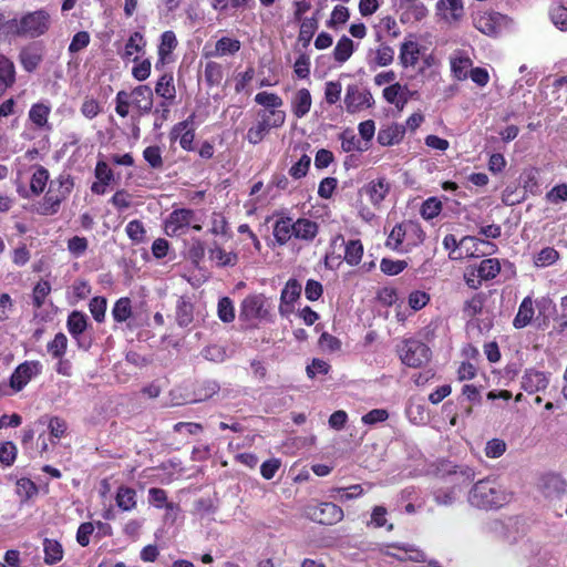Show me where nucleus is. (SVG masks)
Wrapping results in <instances>:
<instances>
[{"label":"nucleus","mask_w":567,"mask_h":567,"mask_svg":"<svg viewBox=\"0 0 567 567\" xmlns=\"http://www.w3.org/2000/svg\"><path fill=\"white\" fill-rule=\"evenodd\" d=\"M8 32L20 38L35 39L44 35L51 27V17L44 9L23 14L20 19H11L7 23Z\"/></svg>","instance_id":"nucleus-1"},{"label":"nucleus","mask_w":567,"mask_h":567,"mask_svg":"<svg viewBox=\"0 0 567 567\" xmlns=\"http://www.w3.org/2000/svg\"><path fill=\"white\" fill-rule=\"evenodd\" d=\"M74 188V178L71 174L62 172L50 182L49 189L40 204V214L54 215L60 210L61 204L70 196Z\"/></svg>","instance_id":"nucleus-2"},{"label":"nucleus","mask_w":567,"mask_h":567,"mask_svg":"<svg viewBox=\"0 0 567 567\" xmlns=\"http://www.w3.org/2000/svg\"><path fill=\"white\" fill-rule=\"evenodd\" d=\"M470 501L480 508L501 507L507 501L506 493L495 480H481L473 486Z\"/></svg>","instance_id":"nucleus-3"},{"label":"nucleus","mask_w":567,"mask_h":567,"mask_svg":"<svg viewBox=\"0 0 567 567\" xmlns=\"http://www.w3.org/2000/svg\"><path fill=\"white\" fill-rule=\"evenodd\" d=\"M443 474L450 478V483L452 484L451 491H445L443 488H439L434 492L435 502L440 505H451L454 502V488L467 486L474 478V472L472 468L465 466L461 467L457 465H442L440 470Z\"/></svg>","instance_id":"nucleus-4"},{"label":"nucleus","mask_w":567,"mask_h":567,"mask_svg":"<svg viewBox=\"0 0 567 567\" xmlns=\"http://www.w3.org/2000/svg\"><path fill=\"white\" fill-rule=\"evenodd\" d=\"M399 355L406 367L421 368L431 360L432 351L423 341L410 338L403 340Z\"/></svg>","instance_id":"nucleus-5"},{"label":"nucleus","mask_w":567,"mask_h":567,"mask_svg":"<svg viewBox=\"0 0 567 567\" xmlns=\"http://www.w3.org/2000/svg\"><path fill=\"white\" fill-rule=\"evenodd\" d=\"M196 219V214L193 209L189 208H177L174 209L165 220L164 230L165 234L169 237H181L187 234L189 227L194 230H202V226L199 224H194L193 221Z\"/></svg>","instance_id":"nucleus-6"},{"label":"nucleus","mask_w":567,"mask_h":567,"mask_svg":"<svg viewBox=\"0 0 567 567\" xmlns=\"http://www.w3.org/2000/svg\"><path fill=\"white\" fill-rule=\"evenodd\" d=\"M307 515L321 525H334L343 519V509L332 502H321L307 507Z\"/></svg>","instance_id":"nucleus-7"},{"label":"nucleus","mask_w":567,"mask_h":567,"mask_svg":"<svg viewBox=\"0 0 567 567\" xmlns=\"http://www.w3.org/2000/svg\"><path fill=\"white\" fill-rule=\"evenodd\" d=\"M269 317V305L267 298L261 295H249L240 305L239 318L248 321L254 319L264 320Z\"/></svg>","instance_id":"nucleus-8"},{"label":"nucleus","mask_w":567,"mask_h":567,"mask_svg":"<svg viewBox=\"0 0 567 567\" xmlns=\"http://www.w3.org/2000/svg\"><path fill=\"white\" fill-rule=\"evenodd\" d=\"M344 104L347 112L353 114L371 107L373 104V96L369 90H360L358 85L350 84L347 86Z\"/></svg>","instance_id":"nucleus-9"},{"label":"nucleus","mask_w":567,"mask_h":567,"mask_svg":"<svg viewBox=\"0 0 567 567\" xmlns=\"http://www.w3.org/2000/svg\"><path fill=\"white\" fill-rule=\"evenodd\" d=\"M42 365L39 361H24L20 363L10 377V386L16 391H21L32 378L41 373Z\"/></svg>","instance_id":"nucleus-10"},{"label":"nucleus","mask_w":567,"mask_h":567,"mask_svg":"<svg viewBox=\"0 0 567 567\" xmlns=\"http://www.w3.org/2000/svg\"><path fill=\"white\" fill-rule=\"evenodd\" d=\"M398 12L403 24L420 22L429 14L422 0H399Z\"/></svg>","instance_id":"nucleus-11"},{"label":"nucleus","mask_w":567,"mask_h":567,"mask_svg":"<svg viewBox=\"0 0 567 567\" xmlns=\"http://www.w3.org/2000/svg\"><path fill=\"white\" fill-rule=\"evenodd\" d=\"M195 113L187 116L186 120L175 124L169 133L172 141L179 140V145L185 151H193L195 128H194Z\"/></svg>","instance_id":"nucleus-12"},{"label":"nucleus","mask_w":567,"mask_h":567,"mask_svg":"<svg viewBox=\"0 0 567 567\" xmlns=\"http://www.w3.org/2000/svg\"><path fill=\"white\" fill-rule=\"evenodd\" d=\"M130 103L136 111L138 117L144 116L152 112L154 93L146 84L135 86L130 93Z\"/></svg>","instance_id":"nucleus-13"},{"label":"nucleus","mask_w":567,"mask_h":567,"mask_svg":"<svg viewBox=\"0 0 567 567\" xmlns=\"http://www.w3.org/2000/svg\"><path fill=\"white\" fill-rule=\"evenodd\" d=\"M390 190V182L385 176H381L367 183L360 192L368 196L373 207L380 208Z\"/></svg>","instance_id":"nucleus-14"},{"label":"nucleus","mask_w":567,"mask_h":567,"mask_svg":"<svg viewBox=\"0 0 567 567\" xmlns=\"http://www.w3.org/2000/svg\"><path fill=\"white\" fill-rule=\"evenodd\" d=\"M301 284L296 278H290L280 293L279 313L287 317L293 311L295 302L300 298Z\"/></svg>","instance_id":"nucleus-15"},{"label":"nucleus","mask_w":567,"mask_h":567,"mask_svg":"<svg viewBox=\"0 0 567 567\" xmlns=\"http://www.w3.org/2000/svg\"><path fill=\"white\" fill-rule=\"evenodd\" d=\"M178 45V40L176 34L172 30L164 31L161 34L159 43L157 47V61L155 63V68L158 70L163 68L166 63L173 60V52Z\"/></svg>","instance_id":"nucleus-16"},{"label":"nucleus","mask_w":567,"mask_h":567,"mask_svg":"<svg viewBox=\"0 0 567 567\" xmlns=\"http://www.w3.org/2000/svg\"><path fill=\"white\" fill-rule=\"evenodd\" d=\"M468 241H481L483 244H487L492 248L489 254H493L497 250V246L495 244L477 239L473 236H464L461 240H457L453 234H449L444 237L443 246L446 250H450L449 256L451 259H463L464 257L473 256V254H466V256H463L461 251H457L460 247L465 246Z\"/></svg>","instance_id":"nucleus-17"},{"label":"nucleus","mask_w":567,"mask_h":567,"mask_svg":"<svg viewBox=\"0 0 567 567\" xmlns=\"http://www.w3.org/2000/svg\"><path fill=\"white\" fill-rule=\"evenodd\" d=\"M95 182L91 185V192L95 195H104L107 186L114 181V173L105 161H97L94 168Z\"/></svg>","instance_id":"nucleus-18"},{"label":"nucleus","mask_w":567,"mask_h":567,"mask_svg":"<svg viewBox=\"0 0 567 567\" xmlns=\"http://www.w3.org/2000/svg\"><path fill=\"white\" fill-rule=\"evenodd\" d=\"M421 45L414 40H404L400 44L399 63L403 69H414L421 59Z\"/></svg>","instance_id":"nucleus-19"},{"label":"nucleus","mask_w":567,"mask_h":567,"mask_svg":"<svg viewBox=\"0 0 567 567\" xmlns=\"http://www.w3.org/2000/svg\"><path fill=\"white\" fill-rule=\"evenodd\" d=\"M405 135V126L393 122L383 125L378 132V143L382 146H392L399 144Z\"/></svg>","instance_id":"nucleus-20"},{"label":"nucleus","mask_w":567,"mask_h":567,"mask_svg":"<svg viewBox=\"0 0 567 567\" xmlns=\"http://www.w3.org/2000/svg\"><path fill=\"white\" fill-rule=\"evenodd\" d=\"M42 49L37 44H30L20 50L19 61L22 68L31 73L38 69L42 62Z\"/></svg>","instance_id":"nucleus-21"},{"label":"nucleus","mask_w":567,"mask_h":567,"mask_svg":"<svg viewBox=\"0 0 567 567\" xmlns=\"http://www.w3.org/2000/svg\"><path fill=\"white\" fill-rule=\"evenodd\" d=\"M291 112L297 118L306 116L312 106L310 91L306 87L299 89L291 97Z\"/></svg>","instance_id":"nucleus-22"},{"label":"nucleus","mask_w":567,"mask_h":567,"mask_svg":"<svg viewBox=\"0 0 567 567\" xmlns=\"http://www.w3.org/2000/svg\"><path fill=\"white\" fill-rule=\"evenodd\" d=\"M272 235L278 246H285L293 237V220L291 217L282 216L274 224Z\"/></svg>","instance_id":"nucleus-23"},{"label":"nucleus","mask_w":567,"mask_h":567,"mask_svg":"<svg viewBox=\"0 0 567 567\" xmlns=\"http://www.w3.org/2000/svg\"><path fill=\"white\" fill-rule=\"evenodd\" d=\"M549 383L545 372L528 370L525 372L522 381L523 389L528 393L544 391Z\"/></svg>","instance_id":"nucleus-24"},{"label":"nucleus","mask_w":567,"mask_h":567,"mask_svg":"<svg viewBox=\"0 0 567 567\" xmlns=\"http://www.w3.org/2000/svg\"><path fill=\"white\" fill-rule=\"evenodd\" d=\"M293 230L296 239L311 243L319 233V225L315 220L300 217L293 221Z\"/></svg>","instance_id":"nucleus-25"},{"label":"nucleus","mask_w":567,"mask_h":567,"mask_svg":"<svg viewBox=\"0 0 567 567\" xmlns=\"http://www.w3.org/2000/svg\"><path fill=\"white\" fill-rule=\"evenodd\" d=\"M257 116L258 122L269 130L279 128L286 122V112L281 107L261 109Z\"/></svg>","instance_id":"nucleus-26"},{"label":"nucleus","mask_w":567,"mask_h":567,"mask_svg":"<svg viewBox=\"0 0 567 567\" xmlns=\"http://www.w3.org/2000/svg\"><path fill=\"white\" fill-rule=\"evenodd\" d=\"M406 221L396 224L391 233L389 234L385 240V247L396 251V252H406L405 251V243H406Z\"/></svg>","instance_id":"nucleus-27"},{"label":"nucleus","mask_w":567,"mask_h":567,"mask_svg":"<svg viewBox=\"0 0 567 567\" xmlns=\"http://www.w3.org/2000/svg\"><path fill=\"white\" fill-rule=\"evenodd\" d=\"M241 43L237 39H233L229 37H223L215 43V49L213 51H205L204 55L206 58L212 56H224V55H234L240 50Z\"/></svg>","instance_id":"nucleus-28"},{"label":"nucleus","mask_w":567,"mask_h":567,"mask_svg":"<svg viewBox=\"0 0 567 567\" xmlns=\"http://www.w3.org/2000/svg\"><path fill=\"white\" fill-rule=\"evenodd\" d=\"M534 315V301L530 296H527L522 300L518 311L513 320L514 328L523 329L527 327L532 323Z\"/></svg>","instance_id":"nucleus-29"},{"label":"nucleus","mask_w":567,"mask_h":567,"mask_svg":"<svg viewBox=\"0 0 567 567\" xmlns=\"http://www.w3.org/2000/svg\"><path fill=\"white\" fill-rule=\"evenodd\" d=\"M451 72L457 81H464L468 78L473 61L466 54L460 53L450 58Z\"/></svg>","instance_id":"nucleus-30"},{"label":"nucleus","mask_w":567,"mask_h":567,"mask_svg":"<svg viewBox=\"0 0 567 567\" xmlns=\"http://www.w3.org/2000/svg\"><path fill=\"white\" fill-rule=\"evenodd\" d=\"M437 11L442 12L445 19L460 21L464 17V6L462 0H439Z\"/></svg>","instance_id":"nucleus-31"},{"label":"nucleus","mask_w":567,"mask_h":567,"mask_svg":"<svg viewBox=\"0 0 567 567\" xmlns=\"http://www.w3.org/2000/svg\"><path fill=\"white\" fill-rule=\"evenodd\" d=\"M155 93L164 101L176 102V87L172 73H164L155 84Z\"/></svg>","instance_id":"nucleus-32"},{"label":"nucleus","mask_w":567,"mask_h":567,"mask_svg":"<svg viewBox=\"0 0 567 567\" xmlns=\"http://www.w3.org/2000/svg\"><path fill=\"white\" fill-rule=\"evenodd\" d=\"M147 41L140 31H134L125 42L124 52L121 54L123 60H130L135 53H144Z\"/></svg>","instance_id":"nucleus-33"},{"label":"nucleus","mask_w":567,"mask_h":567,"mask_svg":"<svg viewBox=\"0 0 567 567\" xmlns=\"http://www.w3.org/2000/svg\"><path fill=\"white\" fill-rule=\"evenodd\" d=\"M44 563L47 565H55L63 559L64 549L62 544L56 539L44 538L43 540Z\"/></svg>","instance_id":"nucleus-34"},{"label":"nucleus","mask_w":567,"mask_h":567,"mask_svg":"<svg viewBox=\"0 0 567 567\" xmlns=\"http://www.w3.org/2000/svg\"><path fill=\"white\" fill-rule=\"evenodd\" d=\"M115 502L123 512H131L136 507V491L132 487L122 485L117 488Z\"/></svg>","instance_id":"nucleus-35"},{"label":"nucleus","mask_w":567,"mask_h":567,"mask_svg":"<svg viewBox=\"0 0 567 567\" xmlns=\"http://www.w3.org/2000/svg\"><path fill=\"white\" fill-rule=\"evenodd\" d=\"M402 90H404L402 84L394 82L383 89L382 95L388 103L395 105L399 110H403L405 104L409 102V97H403L401 95Z\"/></svg>","instance_id":"nucleus-36"},{"label":"nucleus","mask_w":567,"mask_h":567,"mask_svg":"<svg viewBox=\"0 0 567 567\" xmlns=\"http://www.w3.org/2000/svg\"><path fill=\"white\" fill-rule=\"evenodd\" d=\"M353 52H354L353 41L349 37L342 35L338 40V42L333 49V59L337 63L343 64L351 58Z\"/></svg>","instance_id":"nucleus-37"},{"label":"nucleus","mask_w":567,"mask_h":567,"mask_svg":"<svg viewBox=\"0 0 567 567\" xmlns=\"http://www.w3.org/2000/svg\"><path fill=\"white\" fill-rule=\"evenodd\" d=\"M70 334L78 339L87 328V317L78 310L72 311L66 321Z\"/></svg>","instance_id":"nucleus-38"},{"label":"nucleus","mask_w":567,"mask_h":567,"mask_svg":"<svg viewBox=\"0 0 567 567\" xmlns=\"http://www.w3.org/2000/svg\"><path fill=\"white\" fill-rule=\"evenodd\" d=\"M49 179V171L44 166H35V169L30 181V190L32 192V194L35 196L42 194L48 185Z\"/></svg>","instance_id":"nucleus-39"},{"label":"nucleus","mask_w":567,"mask_h":567,"mask_svg":"<svg viewBox=\"0 0 567 567\" xmlns=\"http://www.w3.org/2000/svg\"><path fill=\"white\" fill-rule=\"evenodd\" d=\"M133 316L132 301L128 297H122L115 301L112 308V317L115 322L122 323Z\"/></svg>","instance_id":"nucleus-40"},{"label":"nucleus","mask_w":567,"mask_h":567,"mask_svg":"<svg viewBox=\"0 0 567 567\" xmlns=\"http://www.w3.org/2000/svg\"><path fill=\"white\" fill-rule=\"evenodd\" d=\"M224 78L223 65L215 61L206 63L204 69V79L208 87L220 85Z\"/></svg>","instance_id":"nucleus-41"},{"label":"nucleus","mask_w":567,"mask_h":567,"mask_svg":"<svg viewBox=\"0 0 567 567\" xmlns=\"http://www.w3.org/2000/svg\"><path fill=\"white\" fill-rule=\"evenodd\" d=\"M406 243H405V251L412 250L414 247L422 244L425 239V233L417 223H413L411 220L406 221Z\"/></svg>","instance_id":"nucleus-42"},{"label":"nucleus","mask_w":567,"mask_h":567,"mask_svg":"<svg viewBox=\"0 0 567 567\" xmlns=\"http://www.w3.org/2000/svg\"><path fill=\"white\" fill-rule=\"evenodd\" d=\"M501 269V262L497 258L483 259L477 267V271L484 281L496 278Z\"/></svg>","instance_id":"nucleus-43"},{"label":"nucleus","mask_w":567,"mask_h":567,"mask_svg":"<svg viewBox=\"0 0 567 567\" xmlns=\"http://www.w3.org/2000/svg\"><path fill=\"white\" fill-rule=\"evenodd\" d=\"M210 258L216 261L218 267H234L238 262V256L234 251H226L219 246L210 249Z\"/></svg>","instance_id":"nucleus-44"},{"label":"nucleus","mask_w":567,"mask_h":567,"mask_svg":"<svg viewBox=\"0 0 567 567\" xmlns=\"http://www.w3.org/2000/svg\"><path fill=\"white\" fill-rule=\"evenodd\" d=\"M51 109L49 105L43 103H35L29 111L30 121L38 127H43L48 123Z\"/></svg>","instance_id":"nucleus-45"},{"label":"nucleus","mask_w":567,"mask_h":567,"mask_svg":"<svg viewBox=\"0 0 567 567\" xmlns=\"http://www.w3.org/2000/svg\"><path fill=\"white\" fill-rule=\"evenodd\" d=\"M363 256V245L360 239H353L347 243L344 250V260L351 266L358 265Z\"/></svg>","instance_id":"nucleus-46"},{"label":"nucleus","mask_w":567,"mask_h":567,"mask_svg":"<svg viewBox=\"0 0 567 567\" xmlns=\"http://www.w3.org/2000/svg\"><path fill=\"white\" fill-rule=\"evenodd\" d=\"M0 82L11 87L16 82V68L6 55H0Z\"/></svg>","instance_id":"nucleus-47"},{"label":"nucleus","mask_w":567,"mask_h":567,"mask_svg":"<svg viewBox=\"0 0 567 567\" xmlns=\"http://www.w3.org/2000/svg\"><path fill=\"white\" fill-rule=\"evenodd\" d=\"M194 307L190 302L182 299L176 308V321L179 327H187L193 322Z\"/></svg>","instance_id":"nucleus-48"},{"label":"nucleus","mask_w":567,"mask_h":567,"mask_svg":"<svg viewBox=\"0 0 567 567\" xmlns=\"http://www.w3.org/2000/svg\"><path fill=\"white\" fill-rule=\"evenodd\" d=\"M340 140H341V148L346 153H350V152L362 153L369 148L368 145L362 146V143L360 142V140H358L357 136L351 131H344L340 135Z\"/></svg>","instance_id":"nucleus-49"},{"label":"nucleus","mask_w":567,"mask_h":567,"mask_svg":"<svg viewBox=\"0 0 567 567\" xmlns=\"http://www.w3.org/2000/svg\"><path fill=\"white\" fill-rule=\"evenodd\" d=\"M317 29H318L317 18H307L302 21V23L300 25L298 40L300 42H302L303 48H308Z\"/></svg>","instance_id":"nucleus-50"},{"label":"nucleus","mask_w":567,"mask_h":567,"mask_svg":"<svg viewBox=\"0 0 567 567\" xmlns=\"http://www.w3.org/2000/svg\"><path fill=\"white\" fill-rule=\"evenodd\" d=\"M558 259L559 252L554 247H545L534 257V265L540 268L548 267Z\"/></svg>","instance_id":"nucleus-51"},{"label":"nucleus","mask_w":567,"mask_h":567,"mask_svg":"<svg viewBox=\"0 0 567 567\" xmlns=\"http://www.w3.org/2000/svg\"><path fill=\"white\" fill-rule=\"evenodd\" d=\"M50 292V282L48 280H40L32 290V305L34 308L40 309L44 305Z\"/></svg>","instance_id":"nucleus-52"},{"label":"nucleus","mask_w":567,"mask_h":567,"mask_svg":"<svg viewBox=\"0 0 567 567\" xmlns=\"http://www.w3.org/2000/svg\"><path fill=\"white\" fill-rule=\"evenodd\" d=\"M486 297L484 293L480 292L474 295L471 299L466 300L463 307L464 313L468 318H474L480 315L483 310Z\"/></svg>","instance_id":"nucleus-53"},{"label":"nucleus","mask_w":567,"mask_h":567,"mask_svg":"<svg viewBox=\"0 0 567 567\" xmlns=\"http://www.w3.org/2000/svg\"><path fill=\"white\" fill-rule=\"evenodd\" d=\"M143 158L151 168L153 169H161L163 168L164 161L162 157V151L161 147L157 145L147 146L143 151Z\"/></svg>","instance_id":"nucleus-54"},{"label":"nucleus","mask_w":567,"mask_h":567,"mask_svg":"<svg viewBox=\"0 0 567 567\" xmlns=\"http://www.w3.org/2000/svg\"><path fill=\"white\" fill-rule=\"evenodd\" d=\"M255 102L262 109L282 107L284 100L276 93L262 91L256 94Z\"/></svg>","instance_id":"nucleus-55"},{"label":"nucleus","mask_w":567,"mask_h":567,"mask_svg":"<svg viewBox=\"0 0 567 567\" xmlns=\"http://www.w3.org/2000/svg\"><path fill=\"white\" fill-rule=\"evenodd\" d=\"M107 301L105 297L96 296L92 298L89 302V309L94 318V320L99 323L103 322L105 319Z\"/></svg>","instance_id":"nucleus-56"},{"label":"nucleus","mask_w":567,"mask_h":567,"mask_svg":"<svg viewBox=\"0 0 567 567\" xmlns=\"http://www.w3.org/2000/svg\"><path fill=\"white\" fill-rule=\"evenodd\" d=\"M68 348V339L64 333L59 332L53 340L48 343V351L55 359H62Z\"/></svg>","instance_id":"nucleus-57"},{"label":"nucleus","mask_w":567,"mask_h":567,"mask_svg":"<svg viewBox=\"0 0 567 567\" xmlns=\"http://www.w3.org/2000/svg\"><path fill=\"white\" fill-rule=\"evenodd\" d=\"M408 268V261L382 258L380 269L386 276H396Z\"/></svg>","instance_id":"nucleus-58"},{"label":"nucleus","mask_w":567,"mask_h":567,"mask_svg":"<svg viewBox=\"0 0 567 567\" xmlns=\"http://www.w3.org/2000/svg\"><path fill=\"white\" fill-rule=\"evenodd\" d=\"M133 62L135 63L132 68V75L137 81H145L151 75L152 63L150 59L140 60L136 55L133 58Z\"/></svg>","instance_id":"nucleus-59"},{"label":"nucleus","mask_w":567,"mask_h":567,"mask_svg":"<svg viewBox=\"0 0 567 567\" xmlns=\"http://www.w3.org/2000/svg\"><path fill=\"white\" fill-rule=\"evenodd\" d=\"M217 315H218V318L225 323H229V322L234 321L235 308H234V303L229 297H223L219 299L218 307H217Z\"/></svg>","instance_id":"nucleus-60"},{"label":"nucleus","mask_w":567,"mask_h":567,"mask_svg":"<svg viewBox=\"0 0 567 567\" xmlns=\"http://www.w3.org/2000/svg\"><path fill=\"white\" fill-rule=\"evenodd\" d=\"M126 235L134 244H142L145 240L146 230L141 220H131L125 227Z\"/></svg>","instance_id":"nucleus-61"},{"label":"nucleus","mask_w":567,"mask_h":567,"mask_svg":"<svg viewBox=\"0 0 567 567\" xmlns=\"http://www.w3.org/2000/svg\"><path fill=\"white\" fill-rule=\"evenodd\" d=\"M350 18V11L344 6H336L331 12L330 19L327 21V27L330 29H337L348 22Z\"/></svg>","instance_id":"nucleus-62"},{"label":"nucleus","mask_w":567,"mask_h":567,"mask_svg":"<svg viewBox=\"0 0 567 567\" xmlns=\"http://www.w3.org/2000/svg\"><path fill=\"white\" fill-rule=\"evenodd\" d=\"M475 28L484 34H487V35L495 34L497 31V28H496L494 16L491 13H484V14L478 16L475 19Z\"/></svg>","instance_id":"nucleus-63"},{"label":"nucleus","mask_w":567,"mask_h":567,"mask_svg":"<svg viewBox=\"0 0 567 567\" xmlns=\"http://www.w3.org/2000/svg\"><path fill=\"white\" fill-rule=\"evenodd\" d=\"M442 212V203L436 197L427 198L421 206V216L424 219H433Z\"/></svg>","instance_id":"nucleus-64"}]
</instances>
